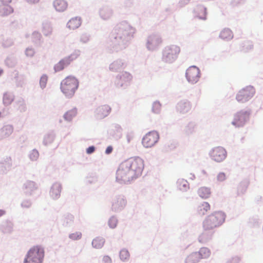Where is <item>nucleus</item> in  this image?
<instances>
[{"label": "nucleus", "instance_id": "473e14b6", "mask_svg": "<svg viewBox=\"0 0 263 263\" xmlns=\"http://www.w3.org/2000/svg\"><path fill=\"white\" fill-rule=\"evenodd\" d=\"M82 234L80 232H77L71 234L69 236L70 238L73 240H78L81 238Z\"/></svg>", "mask_w": 263, "mask_h": 263}, {"label": "nucleus", "instance_id": "4be33fe9", "mask_svg": "<svg viewBox=\"0 0 263 263\" xmlns=\"http://www.w3.org/2000/svg\"><path fill=\"white\" fill-rule=\"evenodd\" d=\"M110 108L108 105H103L98 108V114L101 117L107 116L110 111Z\"/></svg>", "mask_w": 263, "mask_h": 263}, {"label": "nucleus", "instance_id": "f704fd0d", "mask_svg": "<svg viewBox=\"0 0 263 263\" xmlns=\"http://www.w3.org/2000/svg\"><path fill=\"white\" fill-rule=\"evenodd\" d=\"M39 153L37 151L33 150L30 154V158L32 160H36L39 157Z\"/></svg>", "mask_w": 263, "mask_h": 263}, {"label": "nucleus", "instance_id": "c756f323", "mask_svg": "<svg viewBox=\"0 0 263 263\" xmlns=\"http://www.w3.org/2000/svg\"><path fill=\"white\" fill-rule=\"evenodd\" d=\"M161 105L159 102H155L152 106V110L155 114L160 112Z\"/></svg>", "mask_w": 263, "mask_h": 263}, {"label": "nucleus", "instance_id": "4c0bfd02", "mask_svg": "<svg viewBox=\"0 0 263 263\" xmlns=\"http://www.w3.org/2000/svg\"><path fill=\"white\" fill-rule=\"evenodd\" d=\"M102 260L104 263H111V259L108 256H104Z\"/></svg>", "mask_w": 263, "mask_h": 263}, {"label": "nucleus", "instance_id": "cd10ccee", "mask_svg": "<svg viewBox=\"0 0 263 263\" xmlns=\"http://www.w3.org/2000/svg\"><path fill=\"white\" fill-rule=\"evenodd\" d=\"M43 34L46 36H50L52 34V29L51 26L45 25L42 30Z\"/></svg>", "mask_w": 263, "mask_h": 263}, {"label": "nucleus", "instance_id": "4468645a", "mask_svg": "<svg viewBox=\"0 0 263 263\" xmlns=\"http://www.w3.org/2000/svg\"><path fill=\"white\" fill-rule=\"evenodd\" d=\"M81 24V20L80 17H75L70 19L67 23V26L70 29H76L79 28Z\"/></svg>", "mask_w": 263, "mask_h": 263}, {"label": "nucleus", "instance_id": "a878e982", "mask_svg": "<svg viewBox=\"0 0 263 263\" xmlns=\"http://www.w3.org/2000/svg\"><path fill=\"white\" fill-rule=\"evenodd\" d=\"M77 114V111L76 108H73L67 111L64 115V118L67 121H71L74 118Z\"/></svg>", "mask_w": 263, "mask_h": 263}, {"label": "nucleus", "instance_id": "9d476101", "mask_svg": "<svg viewBox=\"0 0 263 263\" xmlns=\"http://www.w3.org/2000/svg\"><path fill=\"white\" fill-rule=\"evenodd\" d=\"M249 119V114L247 112H239L234 118L233 124L237 126L243 125Z\"/></svg>", "mask_w": 263, "mask_h": 263}, {"label": "nucleus", "instance_id": "f03ea898", "mask_svg": "<svg viewBox=\"0 0 263 263\" xmlns=\"http://www.w3.org/2000/svg\"><path fill=\"white\" fill-rule=\"evenodd\" d=\"M225 214L221 211L215 212L208 216L203 221L205 230H211L221 226L224 221Z\"/></svg>", "mask_w": 263, "mask_h": 263}, {"label": "nucleus", "instance_id": "b1692460", "mask_svg": "<svg viewBox=\"0 0 263 263\" xmlns=\"http://www.w3.org/2000/svg\"><path fill=\"white\" fill-rule=\"evenodd\" d=\"M104 242L105 240L103 238L97 237L93 239L92 245L95 248L100 249L103 246Z\"/></svg>", "mask_w": 263, "mask_h": 263}, {"label": "nucleus", "instance_id": "ddd939ff", "mask_svg": "<svg viewBox=\"0 0 263 263\" xmlns=\"http://www.w3.org/2000/svg\"><path fill=\"white\" fill-rule=\"evenodd\" d=\"M53 6L57 11L63 12L67 9L68 3L65 0H55L53 2Z\"/></svg>", "mask_w": 263, "mask_h": 263}, {"label": "nucleus", "instance_id": "c85d7f7f", "mask_svg": "<svg viewBox=\"0 0 263 263\" xmlns=\"http://www.w3.org/2000/svg\"><path fill=\"white\" fill-rule=\"evenodd\" d=\"M120 257L122 260H126L129 257V253L126 250L123 249L120 251Z\"/></svg>", "mask_w": 263, "mask_h": 263}, {"label": "nucleus", "instance_id": "ea45409f", "mask_svg": "<svg viewBox=\"0 0 263 263\" xmlns=\"http://www.w3.org/2000/svg\"><path fill=\"white\" fill-rule=\"evenodd\" d=\"M95 150V147L92 146L89 147L87 149L86 152H87V154H91V153H93Z\"/></svg>", "mask_w": 263, "mask_h": 263}, {"label": "nucleus", "instance_id": "423d86ee", "mask_svg": "<svg viewBox=\"0 0 263 263\" xmlns=\"http://www.w3.org/2000/svg\"><path fill=\"white\" fill-rule=\"evenodd\" d=\"M255 89L252 86H247L240 90L236 96L237 100L243 103L250 99L255 94Z\"/></svg>", "mask_w": 263, "mask_h": 263}, {"label": "nucleus", "instance_id": "2f4dec72", "mask_svg": "<svg viewBox=\"0 0 263 263\" xmlns=\"http://www.w3.org/2000/svg\"><path fill=\"white\" fill-rule=\"evenodd\" d=\"M117 219L116 218L112 217H111L108 221V225L111 228H115L117 224Z\"/></svg>", "mask_w": 263, "mask_h": 263}, {"label": "nucleus", "instance_id": "c03bdc74", "mask_svg": "<svg viewBox=\"0 0 263 263\" xmlns=\"http://www.w3.org/2000/svg\"><path fill=\"white\" fill-rule=\"evenodd\" d=\"M7 97H8V96H7V95H5V96H4V101H5L6 103H7V101H6V100H7Z\"/></svg>", "mask_w": 263, "mask_h": 263}, {"label": "nucleus", "instance_id": "dca6fc26", "mask_svg": "<svg viewBox=\"0 0 263 263\" xmlns=\"http://www.w3.org/2000/svg\"><path fill=\"white\" fill-rule=\"evenodd\" d=\"M192 105L189 102L183 101L179 103L178 106V110L181 113L189 112L191 110Z\"/></svg>", "mask_w": 263, "mask_h": 263}, {"label": "nucleus", "instance_id": "393cba45", "mask_svg": "<svg viewBox=\"0 0 263 263\" xmlns=\"http://www.w3.org/2000/svg\"><path fill=\"white\" fill-rule=\"evenodd\" d=\"M195 12L198 17L201 19H205L206 15V9L205 8L200 6L196 9Z\"/></svg>", "mask_w": 263, "mask_h": 263}, {"label": "nucleus", "instance_id": "e433bc0d", "mask_svg": "<svg viewBox=\"0 0 263 263\" xmlns=\"http://www.w3.org/2000/svg\"><path fill=\"white\" fill-rule=\"evenodd\" d=\"M226 178V175L223 173H220L217 176V179L220 181H224Z\"/></svg>", "mask_w": 263, "mask_h": 263}, {"label": "nucleus", "instance_id": "20e7f679", "mask_svg": "<svg viewBox=\"0 0 263 263\" xmlns=\"http://www.w3.org/2000/svg\"><path fill=\"white\" fill-rule=\"evenodd\" d=\"M44 248L40 246L31 248L28 251L24 263H42L44 257Z\"/></svg>", "mask_w": 263, "mask_h": 263}, {"label": "nucleus", "instance_id": "aec40b11", "mask_svg": "<svg viewBox=\"0 0 263 263\" xmlns=\"http://www.w3.org/2000/svg\"><path fill=\"white\" fill-rule=\"evenodd\" d=\"M177 186L178 190L182 192L186 191L189 189V184L188 182L183 179L178 180Z\"/></svg>", "mask_w": 263, "mask_h": 263}, {"label": "nucleus", "instance_id": "79ce46f5", "mask_svg": "<svg viewBox=\"0 0 263 263\" xmlns=\"http://www.w3.org/2000/svg\"><path fill=\"white\" fill-rule=\"evenodd\" d=\"M27 1L31 3H35L39 1V0H27Z\"/></svg>", "mask_w": 263, "mask_h": 263}, {"label": "nucleus", "instance_id": "6ab92c4d", "mask_svg": "<svg viewBox=\"0 0 263 263\" xmlns=\"http://www.w3.org/2000/svg\"><path fill=\"white\" fill-rule=\"evenodd\" d=\"M219 36L222 40H229L233 37V34L230 29L224 28L221 31Z\"/></svg>", "mask_w": 263, "mask_h": 263}, {"label": "nucleus", "instance_id": "c9c22d12", "mask_svg": "<svg viewBox=\"0 0 263 263\" xmlns=\"http://www.w3.org/2000/svg\"><path fill=\"white\" fill-rule=\"evenodd\" d=\"M26 54L28 57H32L34 54V50L32 48H27L26 50Z\"/></svg>", "mask_w": 263, "mask_h": 263}, {"label": "nucleus", "instance_id": "0eeeda50", "mask_svg": "<svg viewBox=\"0 0 263 263\" xmlns=\"http://www.w3.org/2000/svg\"><path fill=\"white\" fill-rule=\"evenodd\" d=\"M186 78L191 83L197 82L200 78V71L196 66L190 67L186 71Z\"/></svg>", "mask_w": 263, "mask_h": 263}, {"label": "nucleus", "instance_id": "5701e85b", "mask_svg": "<svg viewBox=\"0 0 263 263\" xmlns=\"http://www.w3.org/2000/svg\"><path fill=\"white\" fill-rule=\"evenodd\" d=\"M200 260L199 256V254H197V252L193 253L189 255L186 259V263H196Z\"/></svg>", "mask_w": 263, "mask_h": 263}, {"label": "nucleus", "instance_id": "7c9ffc66", "mask_svg": "<svg viewBox=\"0 0 263 263\" xmlns=\"http://www.w3.org/2000/svg\"><path fill=\"white\" fill-rule=\"evenodd\" d=\"M48 81V77L46 75L41 77L40 81V84L42 88H45Z\"/></svg>", "mask_w": 263, "mask_h": 263}, {"label": "nucleus", "instance_id": "a18cd8bd", "mask_svg": "<svg viewBox=\"0 0 263 263\" xmlns=\"http://www.w3.org/2000/svg\"><path fill=\"white\" fill-rule=\"evenodd\" d=\"M122 200L123 204L125 205V203H126L125 200L124 199H122Z\"/></svg>", "mask_w": 263, "mask_h": 263}, {"label": "nucleus", "instance_id": "bb28decb", "mask_svg": "<svg viewBox=\"0 0 263 263\" xmlns=\"http://www.w3.org/2000/svg\"><path fill=\"white\" fill-rule=\"evenodd\" d=\"M197 254H199L200 259L206 258L208 257L210 255V250L206 248H201L199 251L197 252Z\"/></svg>", "mask_w": 263, "mask_h": 263}, {"label": "nucleus", "instance_id": "f8f14e48", "mask_svg": "<svg viewBox=\"0 0 263 263\" xmlns=\"http://www.w3.org/2000/svg\"><path fill=\"white\" fill-rule=\"evenodd\" d=\"M161 43L162 41L158 36H150L148 40L147 47L149 49L152 50L154 47L158 46Z\"/></svg>", "mask_w": 263, "mask_h": 263}, {"label": "nucleus", "instance_id": "58836bf2", "mask_svg": "<svg viewBox=\"0 0 263 263\" xmlns=\"http://www.w3.org/2000/svg\"><path fill=\"white\" fill-rule=\"evenodd\" d=\"M32 37L33 39H37L39 40H40L41 38V35L40 33L38 32H34L32 34Z\"/></svg>", "mask_w": 263, "mask_h": 263}, {"label": "nucleus", "instance_id": "7ed1b4c3", "mask_svg": "<svg viewBox=\"0 0 263 263\" xmlns=\"http://www.w3.org/2000/svg\"><path fill=\"white\" fill-rule=\"evenodd\" d=\"M79 87V81L72 76L66 77L61 83V90L66 97L71 98Z\"/></svg>", "mask_w": 263, "mask_h": 263}, {"label": "nucleus", "instance_id": "37998d69", "mask_svg": "<svg viewBox=\"0 0 263 263\" xmlns=\"http://www.w3.org/2000/svg\"><path fill=\"white\" fill-rule=\"evenodd\" d=\"M5 214V211H3V210H0V217L3 216V215H4Z\"/></svg>", "mask_w": 263, "mask_h": 263}, {"label": "nucleus", "instance_id": "39448f33", "mask_svg": "<svg viewBox=\"0 0 263 263\" xmlns=\"http://www.w3.org/2000/svg\"><path fill=\"white\" fill-rule=\"evenodd\" d=\"M180 49L176 45H171L165 48L162 52V59L166 62L175 60L179 54Z\"/></svg>", "mask_w": 263, "mask_h": 263}, {"label": "nucleus", "instance_id": "2eb2a0df", "mask_svg": "<svg viewBox=\"0 0 263 263\" xmlns=\"http://www.w3.org/2000/svg\"><path fill=\"white\" fill-rule=\"evenodd\" d=\"M70 63L69 58L62 59L55 65L54 69L55 71L58 72L62 70L64 68L67 66Z\"/></svg>", "mask_w": 263, "mask_h": 263}, {"label": "nucleus", "instance_id": "f3484780", "mask_svg": "<svg viewBox=\"0 0 263 263\" xmlns=\"http://www.w3.org/2000/svg\"><path fill=\"white\" fill-rule=\"evenodd\" d=\"M198 195L203 199H207L211 194L210 189L207 187H201L198 190Z\"/></svg>", "mask_w": 263, "mask_h": 263}, {"label": "nucleus", "instance_id": "a19ab883", "mask_svg": "<svg viewBox=\"0 0 263 263\" xmlns=\"http://www.w3.org/2000/svg\"><path fill=\"white\" fill-rule=\"evenodd\" d=\"M112 149L113 148L111 146H108L106 149L105 153L106 154H109L112 152Z\"/></svg>", "mask_w": 263, "mask_h": 263}, {"label": "nucleus", "instance_id": "49530a36", "mask_svg": "<svg viewBox=\"0 0 263 263\" xmlns=\"http://www.w3.org/2000/svg\"><path fill=\"white\" fill-rule=\"evenodd\" d=\"M3 70L0 69V75L3 73Z\"/></svg>", "mask_w": 263, "mask_h": 263}, {"label": "nucleus", "instance_id": "6e6552de", "mask_svg": "<svg viewBox=\"0 0 263 263\" xmlns=\"http://www.w3.org/2000/svg\"><path fill=\"white\" fill-rule=\"evenodd\" d=\"M159 135L155 132H151L143 137L142 144L145 147H151L158 141Z\"/></svg>", "mask_w": 263, "mask_h": 263}, {"label": "nucleus", "instance_id": "412c9836", "mask_svg": "<svg viewBox=\"0 0 263 263\" xmlns=\"http://www.w3.org/2000/svg\"><path fill=\"white\" fill-rule=\"evenodd\" d=\"M61 191V186L59 184H54L51 187L50 191L51 196L53 198H57L59 197Z\"/></svg>", "mask_w": 263, "mask_h": 263}, {"label": "nucleus", "instance_id": "72a5a7b5", "mask_svg": "<svg viewBox=\"0 0 263 263\" xmlns=\"http://www.w3.org/2000/svg\"><path fill=\"white\" fill-rule=\"evenodd\" d=\"M3 132L6 135H9L13 132V127L11 126H6L4 127Z\"/></svg>", "mask_w": 263, "mask_h": 263}, {"label": "nucleus", "instance_id": "a211bd4d", "mask_svg": "<svg viewBox=\"0 0 263 263\" xmlns=\"http://www.w3.org/2000/svg\"><path fill=\"white\" fill-rule=\"evenodd\" d=\"M1 1L4 6V7L2 8V15H8L13 12V9L8 5V4L11 2L12 0H1Z\"/></svg>", "mask_w": 263, "mask_h": 263}, {"label": "nucleus", "instance_id": "9b49d317", "mask_svg": "<svg viewBox=\"0 0 263 263\" xmlns=\"http://www.w3.org/2000/svg\"><path fill=\"white\" fill-rule=\"evenodd\" d=\"M211 209V205L208 202H202L197 208V214L200 216L206 214Z\"/></svg>", "mask_w": 263, "mask_h": 263}, {"label": "nucleus", "instance_id": "f257e3e1", "mask_svg": "<svg viewBox=\"0 0 263 263\" xmlns=\"http://www.w3.org/2000/svg\"><path fill=\"white\" fill-rule=\"evenodd\" d=\"M144 166V161L141 158H128L120 164L116 173V178L119 181H129L141 174Z\"/></svg>", "mask_w": 263, "mask_h": 263}, {"label": "nucleus", "instance_id": "1a4fd4ad", "mask_svg": "<svg viewBox=\"0 0 263 263\" xmlns=\"http://www.w3.org/2000/svg\"><path fill=\"white\" fill-rule=\"evenodd\" d=\"M210 155L214 161L219 162L225 159L227 156V152L223 147L218 146L212 149Z\"/></svg>", "mask_w": 263, "mask_h": 263}]
</instances>
